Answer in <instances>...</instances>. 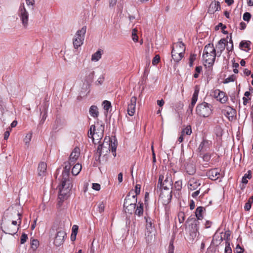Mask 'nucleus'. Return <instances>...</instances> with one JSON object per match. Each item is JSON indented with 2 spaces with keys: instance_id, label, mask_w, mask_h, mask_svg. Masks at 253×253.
<instances>
[{
  "instance_id": "nucleus-1",
  "label": "nucleus",
  "mask_w": 253,
  "mask_h": 253,
  "mask_svg": "<svg viewBox=\"0 0 253 253\" xmlns=\"http://www.w3.org/2000/svg\"><path fill=\"white\" fill-rule=\"evenodd\" d=\"M65 165L62 173L61 184L59 186V205L62 204V202L68 198L72 187V183L69 179L70 170L72 165L68 162H65Z\"/></svg>"
},
{
  "instance_id": "nucleus-2",
  "label": "nucleus",
  "mask_w": 253,
  "mask_h": 253,
  "mask_svg": "<svg viewBox=\"0 0 253 253\" xmlns=\"http://www.w3.org/2000/svg\"><path fill=\"white\" fill-rule=\"evenodd\" d=\"M117 141L115 138L114 141L110 137H105L103 143L99 144L94 155L95 160L100 163V157L102 155H106L111 150L114 157L116 156Z\"/></svg>"
},
{
  "instance_id": "nucleus-3",
  "label": "nucleus",
  "mask_w": 253,
  "mask_h": 253,
  "mask_svg": "<svg viewBox=\"0 0 253 253\" xmlns=\"http://www.w3.org/2000/svg\"><path fill=\"white\" fill-rule=\"evenodd\" d=\"M212 108L211 104L203 102L196 106V114L201 117H208L212 113Z\"/></svg>"
},
{
  "instance_id": "nucleus-4",
  "label": "nucleus",
  "mask_w": 253,
  "mask_h": 253,
  "mask_svg": "<svg viewBox=\"0 0 253 253\" xmlns=\"http://www.w3.org/2000/svg\"><path fill=\"white\" fill-rule=\"evenodd\" d=\"M164 176L160 175L159 177L158 183L157 188V191L162 192V189L169 190L170 188H172L173 182L170 177L167 176L164 180Z\"/></svg>"
},
{
  "instance_id": "nucleus-5",
  "label": "nucleus",
  "mask_w": 253,
  "mask_h": 253,
  "mask_svg": "<svg viewBox=\"0 0 253 253\" xmlns=\"http://www.w3.org/2000/svg\"><path fill=\"white\" fill-rule=\"evenodd\" d=\"M86 32V26H83L81 29L77 31L73 39V43L75 48L77 49L83 44Z\"/></svg>"
},
{
  "instance_id": "nucleus-6",
  "label": "nucleus",
  "mask_w": 253,
  "mask_h": 253,
  "mask_svg": "<svg viewBox=\"0 0 253 253\" xmlns=\"http://www.w3.org/2000/svg\"><path fill=\"white\" fill-rule=\"evenodd\" d=\"M101 131L99 132H95V126L94 125L90 126L89 131H88V136L90 138H92V141L94 144L99 143L103 135L104 126L101 125L100 126Z\"/></svg>"
},
{
  "instance_id": "nucleus-7",
  "label": "nucleus",
  "mask_w": 253,
  "mask_h": 253,
  "mask_svg": "<svg viewBox=\"0 0 253 253\" xmlns=\"http://www.w3.org/2000/svg\"><path fill=\"white\" fill-rule=\"evenodd\" d=\"M18 15L24 27L26 28L28 24L29 14L24 5L21 4L19 7Z\"/></svg>"
},
{
  "instance_id": "nucleus-8",
  "label": "nucleus",
  "mask_w": 253,
  "mask_h": 253,
  "mask_svg": "<svg viewBox=\"0 0 253 253\" xmlns=\"http://www.w3.org/2000/svg\"><path fill=\"white\" fill-rule=\"evenodd\" d=\"M4 220H5V218L2 220L3 223L4 224V229H2V232L5 234L10 235L16 234L18 230L19 227L18 226H12L10 224H6Z\"/></svg>"
},
{
  "instance_id": "nucleus-9",
  "label": "nucleus",
  "mask_w": 253,
  "mask_h": 253,
  "mask_svg": "<svg viewBox=\"0 0 253 253\" xmlns=\"http://www.w3.org/2000/svg\"><path fill=\"white\" fill-rule=\"evenodd\" d=\"M220 169L217 168L212 169L209 170L207 173V176L212 180H216L221 176Z\"/></svg>"
},
{
  "instance_id": "nucleus-10",
  "label": "nucleus",
  "mask_w": 253,
  "mask_h": 253,
  "mask_svg": "<svg viewBox=\"0 0 253 253\" xmlns=\"http://www.w3.org/2000/svg\"><path fill=\"white\" fill-rule=\"evenodd\" d=\"M66 236V233L63 230H60L57 232L55 237L54 243L56 246H59L63 244L65 238Z\"/></svg>"
},
{
  "instance_id": "nucleus-11",
  "label": "nucleus",
  "mask_w": 253,
  "mask_h": 253,
  "mask_svg": "<svg viewBox=\"0 0 253 253\" xmlns=\"http://www.w3.org/2000/svg\"><path fill=\"white\" fill-rule=\"evenodd\" d=\"M137 197L134 195L133 190H130L125 198L124 205L136 204Z\"/></svg>"
},
{
  "instance_id": "nucleus-12",
  "label": "nucleus",
  "mask_w": 253,
  "mask_h": 253,
  "mask_svg": "<svg viewBox=\"0 0 253 253\" xmlns=\"http://www.w3.org/2000/svg\"><path fill=\"white\" fill-rule=\"evenodd\" d=\"M227 43V41L225 38L221 39L218 41L217 44L216 45V48L217 49V52H216V53L217 56H220L221 55L222 52L225 49Z\"/></svg>"
},
{
  "instance_id": "nucleus-13",
  "label": "nucleus",
  "mask_w": 253,
  "mask_h": 253,
  "mask_svg": "<svg viewBox=\"0 0 253 253\" xmlns=\"http://www.w3.org/2000/svg\"><path fill=\"white\" fill-rule=\"evenodd\" d=\"M216 53V50L214 48L213 44L209 43L206 45L203 51V58H207L210 54H213Z\"/></svg>"
},
{
  "instance_id": "nucleus-14",
  "label": "nucleus",
  "mask_w": 253,
  "mask_h": 253,
  "mask_svg": "<svg viewBox=\"0 0 253 253\" xmlns=\"http://www.w3.org/2000/svg\"><path fill=\"white\" fill-rule=\"evenodd\" d=\"M80 154V150L78 147L74 148L72 152L71 153L68 163H70L72 165H74L78 158H79Z\"/></svg>"
},
{
  "instance_id": "nucleus-15",
  "label": "nucleus",
  "mask_w": 253,
  "mask_h": 253,
  "mask_svg": "<svg viewBox=\"0 0 253 253\" xmlns=\"http://www.w3.org/2000/svg\"><path fill=\"white\" fill-rule=\"evenodd\" d=\"M136 100L137 98L135 96H132L130 100L129 103L128 104L127 113L130 116H132L134 114Z\"/></svg>"
},
{
  "instance_id": "nucleus-16",
  "label": "nucleus",
  "mask_w": 253,
  "mask_h": 253,
  "mask_svg": "<svg viewBox=\"0 0 253 253\" xmlns=\"http://www.w3.org/2000/svg\"><path fill=\"white\" fill-rule=\"evenodd\" d=\"M214 95L217 100H218L221 103H225L228 100V96L226 95L225 93L218 89L214 91Z\"/></svg>"
},
{
  "instance_id": "nucleus-17",
  "label": "nucleus",
  "mask_w": 253,
  "mask_h": 253,
  "mask_svg": "<svg viewBox=\"0 0 253 253\" xmlns=\"http://www.w3.org/2000/svg\"><path fill=\"white\" fill-rule=\"evenodd\" d=\"M201 180L198 179L196 178H191L188 184V187L189 190L193 191L198 188L201 184Z\"/></svg>"
},
{
  "instance_id": "nucleus-18",
  "label": "nucleus",
  "mask_w": 253,
  "mask_h": 253,
  "mask_svg": "<svg viewBox=\"0 0 253 253\" xmlns=\"http://www.w3.org/2000/svg\"><path fill=\"white\" fill-rule=\"evenodd\" d=\"M220 10V5L219 1H212L208 9V12L211 14L214 13L216 11Z\"/></svg>"
},
{
  "instance_id": "nucleus-19",
  "label": "nucleus",
  "mask_w": 253,
  "mask_h": 253,
  "mask_svg": "<svg viewBox=\"0 0 253 253\" xmlns=\"http://www.w3.org/2000/svg\"><path fill=\"white\" fill-rule=\"evenodd\" d=\"M226 112L225 114L228 117L229 120L232 121L234 119L236 116V110L233 108L228 106L225 110Z\"/></svg>"
},
{
  "instance_id": "nucleus-20",
  "label": "nucleus",
  "mask_w": 253,
  "mask_h": 253,
  "mask_svg": "<svg viewBox=\"0 0 253 253\" xmlns=\"http://www.w3.org/2000/svg\"><path fill=\"white\" fill-rule=\"evenodd\" d=\"M171 57L174 61L178 62L184 57V54L179 51H177L176 49L173 47L171 51Z\"/></svg>"
},
{
  "instance_id": "nucleus-21",
  "label": "nucleus",
  "mask_w": 253,
  "mask_h": 253,
  "mask_svg": "<svg viewBox=\"0 0 253 253\" xmlns=\"http://www.w3.org/2000/svg\"><path fill=\"white\" fill-rule=\"evenodd\" d=\"M211 144V142L209 141L208 140L204 139L202 142L200 143L198 150L200 152H204L206 151L208 149L210 148V145Z\"/></svg>"
},
{
  "instance_id": "nucleus-22",
  "label": "nucleus",
  "mask_w": 253,
  "mask_h": 253,
  "mask_svg": "<svg viewBox=\"0 0 253 253\" xmlns=\"http://www.w3.org/2000/svg\"><path fill=\"white\" fill-rule=\"evenodd\" d=\"M46 164L44 162H41L38 168V174L40 176L44 175L46 170Z\"/></svg>"
},
{
  "instance_id": "nucleus-23",
  "label": "nucleus",
  "mask_w": 253,
  "mask_h": 253,
  "mask_svg": "<svg viewBox=\"0 0 253 253\" xmlns=\"http://www.w3.org/2000/svg\"><path fill=\"white\" fill-rule=\"evenodd\" d=\"M136 204L124 205L125 211L128 214H132L134 212Z\"/></svg>"
},
{
  "instance_id": "nucleus-24",
  "label": "nucleus",
  "mask_w": 253,
  "mask_h": 253,
  "mask_svg": "<svg viewBox=\"0 0 253 253\" xmlns=\"http://www.w3.org/2000/svg\"><path fill=\"white\" fill-rule=\"evenodd\" d=\"M177 51H179L184 54L185 51V45L182 42H178L174 43L173 47Z\"/></svg>"
},
{
  "instance_id": "nucleus-25",
  "label": "nucleus",
  "mask_w": 253,
  "mask_h": 253,
  "mask_svg": "<svg viewBox=\"0 0 253 253\" xmlns=\"http://www.w3.org/2000/svg\"><path fill=\"white\" fill-rule=\"evenodd\" d=\"M191 220H193L192 223H191V229L190 231H196L199 232V225L200 224L199 221L195 218H191Z\"/></svg>"
},
{
  "instance_id": "nucleus-26",
  "label": "nucleus",
  "mask_w": 253,
  "mask_h": 253,
  "mask_svg": "<svg viewBox=\"0 0 253 253\" xmlns=\"http://www.w3.org/2000/svg\"><path fill=\"white\" fill-rule=\"evenodd\" d=\"M145 219L146 220V228L148 232H151V230H152L154 227V224L152 221V219L149 217H145Z\"/></svg>"
},
{
  "instance_id": "nucleus-27",
  "label": "nucleus",
  "mask_w": 253,
  "mask_h": 253,
  "mask_svg": "<svg viewBox=\"0 0 253 253\" xmlns=\"http://www.w3.org/2000/svg\"><path fill=\"white\" fill-rule=\"evenodd\" d=\"M89 112L90 116L94 118H96L98 116L99 112L96 106L92 105L89 108Z\"/></svg>"
},
{
  "instance_id": "nucleus-28",
  "label": "nucleus",
  "mask_w": 253,
  "mask_h": 253,
  "mask_svg": "<svg viewBox=\"0 0 253 253\" xmlns=\"http://www.w3.org/2000/svg\"><path fill=\"white\" fill-rule=\"evenodd\" d=\"M216 55V54H210L207 58L204 59H205V62L209 65V66H212L214 63Z\"/></svg>"
},
{
  "instance_id": "nucleus-29",
  "label": "nucleus",
  "mask_w": 253,
  "mask_h": 253,
  "mask_svg": "<svg viewBox=\"0 0 253 253\" xmlns=\"http://www.w3.org/2000/svg\"><path fill=\"white\" fill-rule=\"evenodd\" d=\"M94 76V72L93 71H89V72L86 75L85 81L88 85L93 82Z\"/></svg>"
},
{
  "instance_id": "nucleus-30",
  "label": "nucleus",
  "mask_w": 253,
  "mask_h": 253,
  "mask_svg": "<svg viewBox=\"0 0 253 253\" xmlns=\"http://www.w3.org/2000/svg\"><path fill=\"white\" fill-rule=\"evenodd\" d=\"M134 213L136 215L140 216L143 213V203L139 202L136 209H135Z\"/></svg>"
},
{
  "instance_id": "nucleus-31",
  "label": "nucleus",
  "mask_w": 253,
  "mask_h": 253,
  "mask_svg": "<svg viewBox=\"0 0 253 253\" xmlns=\"http://www.w3.org/2000/svg\"><path fill=\"white\" fill-rule=\"evenodd\" d=\"M205 211V209L203 207H198L195 211V215L197 218V220H201L203 218L202 212L203 211Z\"/></svg>"
},
{
  "instance_id": "nucleus-32",
  "label": "nucleus",
  "mask_w": 253,
  "mask_h": 253,
  "mask_svg": "<svg viewBox=\"0 0 253 253\" xmlns=\"http://www.w3.org/2000/svg\"><path fill=\"white\" fill-rule=\"evenodd\" d=\"M103 53V50L99 49L93 53L91 56V60L94 61H98L101 58Z\"/></svg>"
},
{
  "instance_id": "nucleus-33",
  "label": "nucleus",
  "mask_w": 253,
  "mask_h": 253,
  "mask_svg": "<svg viewBox=\"0 0 253 253\" xmlns=\"http://www.w3.org/2000/svg\"><path fill=\"white\" fill-rule=\"evenodd\" d=\"M82 169V165L79 163L75 164L72 169V173L74 175H78Z\"/></svg>"
},
{
  "instance_id": "nucleus-34",
  "label": "nucleus",
  "mask_w": 253,
  "mask_h": 253,
  "mask_svg": "<svg viewBox=\"0 0 253 253\" xmlns=\"http://www.w3.org/2000/svg\"><path fill=\"white\" fill-rule=\"evenodd\" d=\"M251 42L249 41H242L240 42L239 47L240 49L243 50V48H248V50L250 49V46Z\"/></svg>"
},
{
  "instance_id": "nucleus-35",
  "label": "nucleus",
  "mask_w": 253,
  "mask_h": 253,
  "mask_svg": "<svg viewBox=\"0 0 253 253\" xmlns=\"http://www.w3.org/2000/svg\"><path fill=\"white\" fill-rule=\"evenodd\" d=\"M39 245V242L38 240L33 239L31 241V247L33 251H36Z\"/></svg>"
},
{
  "instance_id": "nucleus-36",
  "label": "nucleus",
  "mask_w": 253,
  "mask_h": 253,
  "mask_svg": "<svg viewBox=\"0 0 253 253\" xmlns=\"http://www.w3.org/2000/svg\"><path fill=\"white\" fill-rule=\"evenodd\" d=\"M222 28V32L224 34H227L228 32L225 31L224 29L226 28V26L225 25H223L222 23H219L217 26L215 27V30H218L219 28Z\"/></svg>"
},
{
  "instance_id": "nucleus-37",
  "label": "nucleus",
  "mask_w": 253,
  "mask_h": 253,
  "mask_svg": "<svg viewBox=\"0 0 253 253\" xmlns=\"http://www.w3.org/2000/svg\"><path fill=\"white\" fill-rule=\"evenodd\" d=\"M102 105H103L104 109L107 111L112 106L111 102L108 100H104L103 102Z\"/></svg>"
},
{
  "instance_id": "nucleus-38",
  "label": "nucleus",
  "mask_w": 253,
  "mask_h": 253,
  "mask_svg": "<svg viewBox=\"0 0 253 253\" xmlns=\"http://www.w3.org/2000/svg\"><path fill=\"white\" fill-rule=\"evenodd\" d=\"M18 216H19L18 220L19 224L17 225V221L16 220H12L11 222V225L12 226H19L20 225L21 223V216H22L21 214L19 213H17Z\"/></svg>"
},
{
  "instance_id": "nucleus-39",
  "label": "nucleus",
  "mask_w": 253,
  "mask_h": 253,
  "mask_svg": "<svg viewBox=\"0 0 253 253\" xmlns=\"http://www.w3.org/2000/svg\"><path fill=\"white\" fill-rule=\"evenodd\" d=\"M235 79H236V76L234 75H232L224 80V83L227 84L230 82H234L235 81Z\"/></svg>"
},
{
  "instance_id": "nucleus-40",
  "label": "nucleus",
  "mask_w": 253,
  "mask_h": 253,
  "mask_svg": "<svg viewBox=\"0 0 253 253\" xmlns=\"http://www.w3.org/2000/svg\"><path fill=\"white\" fill-rule=\"evenodd\" d=\"M44 110H45V111H44V113L43 114V115L42 116L41 120L40 121L39 125H42L44 123L45 120L46 119V117H47V111H46V108H44Z\"/></svg>"
},
{
  "instance_id": "nucleus-41",
  "label": "nucleus",
  "mask_w": 253,
  "mask_h": 253,
  "mask_svg": "<svg viewBox=\"0 0 253 253\" xmlns=\"http://www.w3.org/2000/svg\"><path fill=\"white\" fill-rule=\"evenodd\" d=\"M136 32L137 30L136 29H133L132 31V38L134 42H137L138 40V37L136 33Z\"/></svg>"
},
{
  "instance_id": "nucleus-42",
  "label": "nucleus",
  "mask_w": 253,
  "mask_h": 253,
  "mask_svg": "<svg viewBox=\"0 0 253 253\" xmlns=\"http://www.w3.org/2000/svg\"><path fill=\"white\" fill-rule=\"evenodd\" d=\"M251 14L248 12H245L243 15V19L244 21L249 22L251 18Z\"/></svg>"
},
{
  "instance_id": "nucleus-43",
  "label": "nucleus",
  "mask_w": 253,
  "mask_h": 253,
  "mask_svg": "<svg viewBox=\"0 0 253 253\" xmlns=\"http://www.w3.org/2000/svg\"><path fill=\"white\" fill-rule=\"evenodd\" d=\"M32 136V133H30L29 134H27L26 136H25L24 141L26 145H28L29 144V143L31 140Z\"/></svg>"
},
{
  "instance_id": "nucleus-44",
  "label": "nucleus",
  "mask_w": 253,
  "mask_h": 253,
  "mask_svg": "<svg viewBox=\"0 0 253 253\" xmlns=\"http://www.w3.org/2000/svg\"><path fill=\"white\" fill-rule=\"evenodd\" d=\"M182 132L187 135H190L192 133V129L190 126H187L184 129H183Z\"/></svg>"
},
{
  "instance_id": "nucleus-45",
  "label": "nucleus",
  "mask_w": 253,
  "mask_h": 253,
  "mask_svg": "<svg viewBox=\"0 0 253 253\" xmlns=\"http://www.w3.org/2000/svg\"><path fill=\"white\" fill-rule=\"evenodd\" d=\"M105 208V204L103 202L100 203L97 207L98 211L100 213H102L104 211Z\"/></svg>"
},
{
  "instance_id": "nucleus-46",
  "label": "nucleus",
  "mask_w": 253,
  "mask_h": 253,
  "mask_svg": "<svg viewBox=\"0 0 253 253\" xmlns=\"http://www.w3.org/2000/svg\"><path fill=\"white\" fill-rule=\"evenodd\" d=\"M230 232L229 230L226 231L224 235V240H226V243L227 244L228 243H229V241L230 240Z\"/></svg>"
},
{
  "instance_id": "nucleus-47",
  "label": "nucleus",
  "mask_w": 253,
  "mask_h": 253,
  "mask_svg": "<svg viewBox=\"0 0 253 253\" xmlns=\"http://www.w3.org/2000/svg\"><path fill=\"white\" fill-rule=\"evenodd\" d=\"M160 61V57L159 55H156L152 60V63L155 65L157 64Z\"/></svg>"
},
{
  "instance_id": "nucleus-48",
  "label": "nucleus",
  "mask_w": 253,
  "mask_h": 253,
  "mask_svg": "<svg viewBox=\"0 0 253 253\" xmlns=\"http://www.w3.org/2000/svg\"><path fill=\"white\" fill-rule=\"evenodd\" d=\"M202 158L204 161L208 162L211 158V155L209 153H206L203 155Z\"/></svg>"
},
{
  "instance_id": "nucleus-49",
  "label": "nucleus",
  "mask_w": 253,
  "mask_h": 253,
  "mask_svg": "<svg viewBox=\"0 0 253 253\" xmlns=\"http://www.w3.org/2000/svg\"><path fill=\"white\" fill-rule=\"evenodd\" d=\"M178 220L180 223H182L185 220V214L183 212H179L178 215Z\"/></svg>"
},
{
  "instance_id": "nucleus-50",
  "label": "nucleus",
  "mask_w": 253,
  "mask_h": 253,
  "mask_svg": "<svg viewBox=\"0 0 253 253\" xmlns=\"http://www.w3.org/2000/svg\"><path fill=\"white\" fill-rule=\"evenodd\" d=\"M174 187L177 190H180L182 188V181H177L174 183Z\"/></svg>"
},
{
  "instance_id": "nucleus-51",
  "label": "nucleus",
  "mask_w": 253,
  "mask_h": 253,
  "mask_svg": "<svg viewBox=\"0 0 253 253\" xmlns=\"http://www.w3.org/2000/svg\"><path fill=\"white\" fill-rule=\"evenodd\" d=\"M28 239V236L25 233H23L20 238V243L21 244L25 243Z\"/></svg>"
},
{
  "instance_id": "nucleus-52",
  "label": "nucleus",
  "mask_w": 253,
  "mask_h": 253,
  "mask_svg": "<svg viewBox=\"0 0 253 253\" xmlns=\"http://www.w3.org/2000/svg\"><path fill=\"white\" fill-rule=\"evenodd\" d=\"M140 188L141 186L139 184H136L135 187V191L134 192V195H136V197H137V195H139L140 193Z\"/></svg>"
},
{
  "instance_id": "nucleus-53",
  "label": "nucleus",
  "mask_w": 253,
  "mask_h": 253,
  "mask_svg": "<svg viewBox=\"0 0 253 253\" xmlns=\"http://www.w3.org/2000/svg\"><path fill=\"white\" fill-rule=\"evenodd\" d=\"M104 76L103 75L100 76L95 83L96 85H101L104 81Z\"/></svg>"
},
{
  "instance_id": "nucleus-54",
  "label": "nucleus",
  "mask_w": 253,
  "mask_h": 253,
  "mask_svg": "<svg viewBox=\"0 0 253 253\" xmlns=\"http://www.w3.org/2000/svg\"><path fill=\"white\" fill-rule=\"evenodd\" d=\"M199 235V232L190 231V236L193 240Z\"/></svg>"
},
{
  "instance_id": "nucleus-55",
  "label": "nucleus",
  "mask_w": 253,
  "mask_h": 253,
  "mask_svg": "<svg viewBox=\"0 0 253 253\" xmlns=\"http://www.w3.org/2000/svg\"><path fill=\"white\" fill-rule=\"evenodd\" d=\"M11 129L10 127L7 128L6 131L4 133V139L7 140L9 136L10 132L11 131Z\"/></svg>"
},
{
  "instance_id": "nucleus-56",
  "label": "nucleus",
  "mask_w": 253,
  "mask_h": 253,
  "mask_svg": "<svg viewBox=\"0 0 253 253\" xmlns=\"http://www.w3.org/2000/svg\"><path fill=\"white\" fill-rule=\"evenodd\" d=\"M174 246L173 244V242L171 241L169 243V250L168 253H174Z\"/></svg>"
},
{
  "instance_id": "nucleus-57",
  "label": "nucleus",
  "mask_w": 253,
  "mask_h": 253,
  "mask_svg": "<svg viewBox=\"0 0 253 253\" xmlns=\"http://www.w3.org/2000/svg\"><path fill=\"white\" fill-rule=\"evenodd\" d=\"M225 253H232V249L230 247L229 243L227 244H226V247L225 248Z\"/></svg>"
},
{
  "instance_id": "nucleus-58",
  "label": "nucleus",
  "mask_w": 253,
  "mask_h": 253,
  "mask_svg": "<svg viewBox=\"0 0 253 253\" xmlns=\"http://www.w3.org/2000/svg\"><path fill=\"white\" fill-rule=\"evenodd\" d=\"M78 228H79L78 226H77L76 225H73L72 227V234L77 235V233H78Z\"/></svg>"
},
{
  "instance_id": "nucleus-59",
  "label": "nucleus",
  "mask_w": 253,
  "mask_h": 253,
  "mask_svg": "<svg viewBox=\"0 0 253 253\" xmlns=\"http://www.w3.org/2000/svg\"><path fill=\"white\" fill-rule=\"evenodd\" d=\"M172 191H170L169 192V194L168 195V199L165 201V204L167 205L171 201V198H172Z\"/></svg>"
},
{
  "instance_id": "nucleus-60",
  "label": "nucleus",
  "mask_w": 253,
  "mask_h": 253,
  "mask_svg": "<svg viewBox=\"0 0 253 253\" xmlns=\"http://www.w3.org/2000/svg\"><path fill=\"white\" fill-rule=\"evenodd\" d=\"M92 188L96 191H99L100 189V185L98 183H92Z\"/></svg>"
},
{
  "instance_id": "nucleus-61",
  "label": "nucleus",
  "mask_w": 253,
  "mask_h": 253,
  "mask_svg": "<svg viewBox=\"0 0 253 253\" xmlns=\"http://www.w3.org/2000/svg\"><path fill=\"white\" fill-rule=\"evenodd\" d=\"M237 96L236 95L235 93L230 95V99L233 103H235L237 101Z\"/></svg>"
},
{
  "instance_id": "nucleus-62",
  "label": "nucleus",
  "mask_w": 253,
  "mask_h": 253,
  "mask_svg": "<svg viewBox=\"0 0 253 253\" xmlns=\"http://www.w3.org/2000/svg\"><path fill=\"white\" fill-rule=\"evenodd\" d=\"M197 57V54L195 53H192L190 54V57H189V60L191 61L194 62L196 59Z\"/></svg>"
},
{
  "instance_id": "nucleus-63",
  "label": "nucleus",
  "mask_w": 253,
  "mask_h": 253,
  "mask_svg": "<svg viewBox=\"0 0 253 253\" xmlns=\"http://www.w3.org/2000/svg\"><path fill=\"white\" fill-rule=\"evenodd\" d=\"M237 253H243L244 249L241 248L240 246L238 244L236 246Z\"/></svg>"
},
{
  "instance_id": "nucleus-64",
  "label": "nucleus",
  "mask_w": 253,
  "mask_h": 253,
  "mask_svg": "<svg viewBox=\"0 0 253 253\" xmlns=\"http://www.w3.org/2000/svg\"><path fill=\"white\" fill-rule=\"evenodd\" d=\"M252 171L251 170H249L247 173H246L244 176L246 177V178L250 179L252 178Z\"/></svg>"
}]
</instances>
